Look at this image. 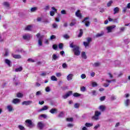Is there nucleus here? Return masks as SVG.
Returning a JSON list of instances; mask_svg holds the SVG:
<instances>
[{
    "mask_svg": "<svg viewBox=\"0 0 130 130\" xmlns=\"http://www.w3.org/2000/svg\"><path fill=\"white\" fill-rule=\"evenodd\" d=\"M22 71H23V68H22V67H20L18 68H17L16 70H15V72H22Z\"/></svg>",
    "mask_w": 130,
    "mask_h": 130,
    "instance_id": "obj_34",
    "label": "nucleus"
},
{
    "mask_svg": "<svg viewBox=\"0 0 130 130\" xmlns=\"http://www.w3.org/2000/svg\"><path fill=\"white\" fill-rule=\"evenodd\" d=\"M111 100L112 101H114V100H116V96L114 95H111Z\"/></svg>",
    "mask_w": 130,
    "mask_h": 130,
    "instance_id": "obj_39",
    "label": "nucleus"
},
{
    "mask_svg": "<svg viewBox=\"0 0 130 130\" xmlns=\"http://www.w3.org/2000/svg\"><path fill=\"white\" fill-rule=\"evenodd\" d=\"M89 20V17H86L82 21V23H85V25L86 27H89L90 26V21H88Z\"/></svg>",
    "mask_w": 130,
    "mask_h": 130,
    "instance_id": "obj_6",
    "label": "nucleus"
},
{
    "mask_svg": "<svg viewBox=\"0 0 130 130\" xmlns=\"http://www.w3.org/2000/svg\"><path fill=\"white\" fill-rule=\"evenodd\" d=\"M86 127H91V126H93V123H86L85 124Z\"/></svg>",
    "mask_w": 130,
    "mask_h": 130,
    "instance_id": "obj_28",
    "label": "nucleus"
},
{
    "mask_svg": "<svg viewBox=\"0 0 130 130\" xmlns=\"http://www.w3.org/2000/svg\"><path fill=\"white\" fill-rule=\"evenodd\" d=\"M76 16L78 18H80V19L82 18V14L80 13V10H78L76 12Z\"/></svg>",
    "mask_w": 130,
    "mask_h": 130,
    "instance_id": "obj_19",
    "label": "nucleus"
},
{
    "mask_svg": "<svg viewBox=\"0 0 130 130\" xmlns=\"http://www.w3.org/2000/svg\"><path fill=\"white\" fill-rule=\"evenodd\" d=\"M90 76L91 77H92V78L95 77V72H92L90 73Z\"/></svg>",
    "mask_w": 130,
    "mask_h": 130,
    "instance_id": "obj_63",
    "label": "nucleus"
},
{
    "mask_svg": "<svg viewBox=\"0 0 130 130\" xmlns=\"http://www.w3.org/2000/svg\"><path fill=\"white\" fill-rule=\"evenodd\" d=\"M36 11H37V7L31 8L30 9V12H31V13L36 12Z\"/></svg>",
    "mask_w": 130,
    "mask_h": 130,
    "instance_id": "obj_36",
    "label": "nucleus"
},
{
    "mask_svg": "<svg viewBox=\"0 0 130 130\" xmlns=\"http://www.w3.org/2000/svg\"><path fill=\"white\" fill-rule=\"evenodd\" d=\"M86 74H82L81 75V79H86Z\"/></svg>",
    "mask_w": 130,
    "mask_h": 130,
    "instance_id": "obj_49",
    "label": "nucleus"
},
{
    "mask_svg": "<svg viewBox=\"0 0 130 130\" xmlns=\"http://www.w3.org/2000/svg\"><path fill=\"white\" fill-rule=\"evenodd\" d=\"M27 60L28 61H30V62H35V60L31 58H28Z\"/></svg>",
    "mask_w": 130,
    "mask_h": 130,
    "instance_id": "obj_51",
    "label": "nucleus"
},
{
    "mask_svg": "<svg viewBox=\"0 0 130 130\" xmlns=\"http://www.w3.org/2000/svg\"><path fill=\"white\" fill-rule=\"evenodd\" d=\"M52 47L53 49H54V50H56V49H57V45H53Z\"/></svg>",
    "mask_w": 130,
    "mask_h": 130,
    "instance_id": "obj_53",
    "label": "nucleus"
},
{
    "mask_svg": "<svg viewBox=\"0 0 130 130\" xmlns=\"http://www.w3.org/2000/svg\"><path fill=\"white\" fill-rule=\"evenodd\" d=\"M51 9L53 11H51L50 12V15L51 16H53L55 15V12L56 13V12H57V9H55V8H54L53 7H52Z\"/></svg>",
    "mask_w": 130,
    "mask_h": 130,
    "instance_id": "obj_9",
    "label": "nucleus"
},
{
    "mask_svg": "<svg viewBox=\"0 0 130 130\" xmlns=\"http://www.w3.org/2000/svg\"><path fill=\"white\" fill-rule=\"evenodd\" d=\"M83 36V29H80L79 30V34L78 36V37H82Z\"/></svg>",
    "mask_w": 130,
    "mask_h": 130,
    "instance_id": "obj_29",
    "label": "nucleus"
},
{
    "mask_svg": "<svg viewBox=\"0 0 130 130\" xmlns=\"http://www.w3.org/2000/svg\"><path fill=\"white\" fill-rule=\"evenodd\" d=\"M5 54L4 55V56H8L9 55V49H5Z\"/></svg>",
    "mask_w": 130,
    "mask_h": 130,
    "instance_id": "obj_25",
    "label": "nucleus"
},
{
    "mask_svg": "<svg viewBox=\"0 0 130 130\" xmlns=\"http://www.w3.org/2000/svg\"><path fill=\"white\" fill-rule=\"evenodd\" d=\"M89 43L86 42H83V45H84L85 47H88L89 46Z\"/></svg>",
    "mask_w": 130,
    "mask_h": 130,
    "instance_id": "obj_40",
    "label": "nucleus"
},
{
    "mask_svg": "<svg viewBox=\"0 0 130 130\" xmlns=\"http://www.w3.org/2000/svg\"><path fill=\"white\" fill-rule=\"evenodd\" d=\"M116 27V25H113L110 26H108L107 27V30L108 31V33H110L112 32V30H113Z\"/></svg>",
    "mask_w": 130,
    "mask_h": 130,
    "instance_id": "obj_5",
    "label": "nucleus"
},
{
    "mask_svg": "<svg viewBox=\"0 0 130 130\" xmlns=\"http://www.w3.org/2000/svg\"><path fill=\"white\" fill-rule=\"evenodd\" d=\"M87 43H90V42H91V41H92V39H91V38H88L87 39Z\"/></svg>",
    "mask_w": 130,
    "mask_h": 130,
    "instance_id": "obj_58",
    "label": "nucleus"
},
{
    "mask_svg": "<svg viewBox=\"0 0 130 130\" xmlns=\"http://www.w3.org/2000/svg\"><path fill=\"white\" fill-rule=\"evenodd\" d=\"M52 26H53V28H57V24H56V23L53 24Z\"/></svg>",
    "mask_w": 130,
    "mask_h": 130,
    "instance_id": "obj_64",
    "label": "nucleus"
},
{
    "mask_svg": "<svg viewBox=\"0 0 130 130\" xmlns=\"http://www.w3.org/2000/svg\"><path fill=\"white\" fill-rule=\"evenodd\" d=\"M32 103L33 102H32V101H23L22 103V105H30V104H32Z\"/></svg>",
    "mask_w": 130,
    "mask_h": 130,
    "instance_id": "obj_10",
    "label": "nucleus"
},
{
    "mask_svg": "<svg viewBox=\"0 0 130 130\" xmlns=\"http://www.w3.org/2000/svg\"><path fill=\"white\" fill-rule=\"evenodd\" d=\"M92 95L93 96H96V95H97V93L96 92V90H92Z\"/></svg>",
    "mask_w": 130,
    "mask_h": 130,
    "instance_id": "obj_55",
    "label": "nucleus"
},
{
    "mask_svg": "<svg viewBox=\"0 0 130 130\" xmlns=\"http://www.w3.org/2000/svg\"><path fill=\"white\" fill-rule=\"evenodd\" d=\"M56 38V37L54 35H52L51 37H50V40H53V39H55Z\"/></svg>",
    "mask_w": 130,
    "mask_h": 130,
    "instance_id": "obj_56",
    "label": "nucleus"
},
{
    "mask_svg": "<svg viewBox=\"0 0 130 130\" xmlns=\"http://www.w3.org/2000/svg\"><path fill=\"white\" fill-rule=\"evenodd\" d=\"M5 61L9 67H11V60H9L8 59H6Z\"/></svg>",
    "mask_w": 130,
    "mask_h": 130,
    "instance_id": "obj_23",
    "label": "nucleus"
},
{
    "mask_svg": "<svg viewBox=\"0 0 130 130\" xmlns=\"http://www.w3.org/2000/svg\"><path fill=\"white\" fill-rule=\"evenodd\" d=\"M56 76L57 77V78H59V77H61L62 75L60 73H56Z\"/></svg>",
    "mask_w": 130,
    "mask_h": 130,
    "instance_id": "obj_46",
    "label": "nucleus"
},
{
    "mask_svg": "<svg viewBox=\"0 0 130 130\" xmlns=\"http://www.w3.org/2000/svg\"><path fill=\"white\" fill-rule=\"evenodd\" d=\"M3 5L6 8H9L10 7V4L8 2H4Z\"/></svg>",
    "mask_w": 130,
    "mask_h": 130,
    "instance_id": "obj_33",
    "label": "nucleus"
},
{
    "mask_svg": "<svg viewBox=\"0 0 130 130\" xmlns=\"http://www.w3.org/2000/svg\"><path fill=\"white\" fill-rule=\"evenodd\" d=\"M46 92H50V87L49 86H47L45 88Z\"/></svg>",
    "mask_w": 130,
    "mask_h": 130,
    "instance_id": "obj_44",
    "label": "nucleus"
},
{
    "mask_svg": "<svg viewBox=\"0 0 130 130\" xmlns=\"http://www.w3.org/2000/svg\"><path fill=\"white\" fill-rule=\"evenodd\" d=\"M12 102L14 103V104H17L18 103H20V100L18 99H13Z\"/></svg>",
    "mask_w": 130,
    "mask_h": 130,
    "instance_id": "obj_21",
    "label": "nucleus"
},
{
    "mask_svg": "<svg viewBox=\"0 0 130 130\" xmlns=\"http://www.w3.org/2000/svg\"><path fill=\"white\" fill-rule=\"evenodd\" d=\"M105 98H106V96H105L101 97V98H100L101 101H104V100H105Z\"/></svg>",
    "mask_w": 130,
    "mask_h": 130,
    "instance_id": "obj_52",
    "label": "nucleus"
},
{
    "mask_svg": "<svg viewBox=\"0 0 130 130\" xmlns=\"http://www.w3.org/2000/svg\"><path fill=\"white\" fill-rule=\"evenodd\" d=\"M7 109L9 112H12V111H14V110L13 109V107L11 105H8L7 106Z\"/></svg>",
    "mask_w": 130,
    "mask_h": 130,
    "instance_id": "obj_17",
    "label": "nucleus"
},
{
    "mask_svg": "<svg viewBox=\"0 0 130 130\" xmlns=\"http://www.w3.org/2000/svg\"><path fill=\"white\" fill-rule=\"evenodd\" d=\"M42 92H41V91H38L36 92V96H39V95H42Z\"/></svg>",
    "mask_w": 130,
    "mask_h": 130,
    "instance_id": "obj_47",
    "label": "nucleus"
},
{
    "mask_svg": "<svg viewBox=\"0 0 130 130\" xmlns=\"http://www.w3.org/2000/svg\"><path fill=\"white\" fill-rule=\"evenodd\" d=\"M104 35V31H102L101 33H98L96 35L95 37L98 38L99 37H101V36H103Z\"/></svg>",
    "mask_w": 130,
    "mask_h": 130,
    "instance_id": "obj_18",
    "label": "nucleus"
},
{
    "mask_svg": "<svg viewBox=\"0 0 130 130\" xmlns=\"http://www.w3.org/2000/svg\"><path fill=\"white\" fill-rule=\"evenodd\" d=\"M62 67L63 69H67L68 68V65L66 63H64L62 64Z\"/></svg>",
    "mask_w": 130,
    "mask_h": 130,
    "instance_id": "obj_45",
    "label": "nucleus"
},
{
    "mask_svg": "<svg viewBox=\"0 0 130 130\" xmlns=\"http://www.w3.org/2000/svg\"><path fill=\"white\" fill-rule=\"evenodd\" d=\"M49 9H50V8L49 7V6L48 5L45 7L44 10L45 11H48Z\"/></svg>",
    "mask_w": 130,
    "mask_h": 130,
    "instance_id": "obj_54",
    "label": "nucleus"
},
{
    "mask_svg": "<svg viewBox=\"0 0 130 130\" xmlns=\"http://www.w3.org/2000/svg\"><path fill=\"white\" fill-rule=\"evenodd\" d=\"M99 109L100 110H101V111H104L106 109V107L105 106L101 105L99 107Z\"/></svg>",
    "mask_w": 130,
    "mask_h": 130,
    "instance_id": "obj_22",
    "label": "nucleus"
},
{
    "mask_svg": "<svg viewBox=\"0 0 130 130\" xmlns=\"http://www.w3.org/2000/svg\"><path fill=\"white\" fill-rule=\"evenodd\" d=\"M114 15H115L116 14H118L119 12V8L116 7L114 8Z\"/></svg>",
    "mask_w": 130,
    "mask_h": 130,
    "instance_id": "obj_16",
    "label": "nucleus"
},
{
    "mask_svg": "<svg viewBox=\"0 0 130 130\" xmlns=\"http://www.w3.org/2000/svg\"><path fill=\"white\" fill-rule=\"evenodd\" d=\"M12 56L14 58H16V59H19V58H22V56L20 55H19V54H12Z\"/></svg>",
    "mask_w": 130,
    "mask_h": 130,
    "instance_id": "obj_14",
    "label": "nucleus"
},
{
    "mask_svg": "<svg viewBox=\"0 0 130 130\" xmlns=\"http://www.w3.org/2000/svg\"><path fill=\"white\" fill-rule=\"evenodd\" d=\"M100 64H101V63L99 62H94L92 66L94 67H100Z\"/></svg>",
    "mask_w": 130,
    "mask_h": 130,
    "instance_id": "obj_26",
    "label": "nucleus"
},
{
    "mask_svg": "<svg viewBox=\"0 0 130 130\" xmlns=\"http://www.w3.org/2000/svg\"><path fill=\"white\" fill-rule=\"evenodd\" d=\"M81 56L84 59H87V55H86V53L85 52L82 53Z\"/></svg>",
    "mask_w": 130,
    "mask_h": 130,
    "instance_id": "obj_24",
    "label": "nucleus"
},
{
    "mask_svg": "<svg viewBox=\"0 0 130 130\" xmlns=\"http://www.w3.org/2000/svg\"><path fill=\"white\" fill-rule=\"evenodd\" d=\"M80 90L81 92H85V91H86V87L82 86L81 87Z\"/></svg>",
    "mask_w": 130,
    "mask_h": 130,
    "instance_id": "obj_43",
    "label": "nucleus"
},
{
    "mask_svg": "<svg viewBox=\"0 0 130 130\" xmlns=\"http://www.w3.org/2000/svg\"><path fill=\"white\" fill-rule=\"evenodd\" d=\"M67 120L69 122L73 121V118H68Z\"/></svg>",
    "mask_w": 130,
    "mask_h": 130,
    "instance_id": "obj_61",
    "label": "nucleus"
},
{
    "mask_svg": "<svg viewBox=\"0 0 130 130\" xmlns=\"http://www.w3.org/2000/svg\"><path fill=\"white\" fill-rule=\"evenodd\" d=\"M51 81H57V78L55 77V76H52L51 77Z\"/></svg>",
    "mask_w": 130,
    "mask_h": 130,
    "instance_id": "obj_32",
    "label": "nucleus"
},
{
    "mask_svg": "<svg viewBox=\"0 0 130 130\" xmlns=\"http://www.w3.org/2000/svg\"><path fill=\"white\" fill-rule=\"evenodd\" d=\"M52 60H56L59 58V55H57L56 54H53L52 55Z\"/></svg>",
    "mask_w": 130,
    "mask_h": 130,
    "instance_id": "obj_12",
    "label": "nucleus"
},
{
    "mask_svg": "<svg viewBox=\"0 0 130 130\" xmlns=\"http://www.w3.org/2000/svg\"><path fill=\"white\" fill-rule=\"evenodd\" d=\"M129 103H130V100L129 99H127L124 102L125 105L126 107H127V106H128V105H129Z\"/></svg>",
    "mask_w": 130,
    "mask_h": 130,
    "instance_id": "obj_27",
    "label": "nucleus"
},
{
    "mask_svg": "<svg viewBox=\"0 0 130 130\" xmlns=\"http://www.w3.org/2000/svg\"><path fill=\"white\" fill-rule=\"evenodd\" d=\"M41 117H43V118H47V115H46L45 114H42V115H41Z\"/></svg>",
    "mask_w": 130,
    "mask_h": 130,
    "instance_id": "obj_59",
    "label": "nucleus"
},
{
    "mask_svg": "<svg viewBox=\"0 0 130 130\" xmlns=\"http://www.w3.org/2000/svg\"><path fill=\"white\" fill-rule=\"evenodd\" d=\"M61 14L62 15H66L67 14V12H66V10H62L61 11Z\"/></svg>",
    "mask_w": 130,
    "mask_h": 130,
    "instance_id": "obj_62",
    "label": "nucleus"
},
{
    "mask_svg": "<svg viewBox=\"0 0 130 130\" xmlns=\"http://www.w3.org/2000/svg\"><path fill=\"white\" fill-rule=\"evenodd\" d=\"M74 97H80L81 96V94L75 92L73 93Z\"/></svg>",
    "mask_w": 130,
    "mask_h": 130,
    "instance_id": "obj_37",
    "label": "nucleus"
},
{
    "mask_svg": "<svg viewBox=\"0 0 130 130\" xmlns=\"http://www.w3.org/2000/svg\"><path fill=\"white\" fill-rule=\"evenodd\" d=\"M43 39V38H39V40H38V45L39 46H42V40Z\"/></svg>",
    "mask_w": 130,
    "mask_h": 130,
    "instance_id": "obj_20",
    "label": "nucleus"
},
{
    "mask_svg": "<svg viewBox=\"0 0 130 130\" xmlns=\"http://www.w3.org/2000/svg\"><path fill=\"white\" fill-rule=\"evenodd\" d=\"M31 28L32 26L31 25H28L25 27V30H26V31H31Z\"/></svg>",
    "mask_w": 130,
    "mask_h": 130,
    "instance_id": "obj_30",
    "label": "nucleus"
},
{
    "mask_svg": "<svg viewBox=\"0 0 130 130\" xmlns=\"http://www.w3.org/2000/svg\"><path fill=\"white\" fill-rule=\"evenodd\" d=\"M37 126L39 129H43V127H44V124L43 123V122H39L37 124Z\"/></svg>",
    "mask_w": 130,
    "mask_h": 130,
    "instance_id": "obj_7",
    "label": "nucleus"
},
{
    "mask_svg": "<svg viewBox=\"0 0 130 130\" xmlns=\"http://www.w3.org/2000/svg\"><path fill=\"white\" fill-rule=\"evenodd\" d=\"M127 11V8L126 7H124L123 8L122 13H125Z\"/></svg>",
    "mask_w": 130,
    "mask_h": 130,
    "instance_id": "obj_50",
    "label": "nucleus"
},
{
    "mask_svg": "<svg viewBox=\"0 0 130 130\" xmlns=\"http://www.w3.org/2000/svg\"><path fill=\"white\" fill-rule=\"evenodd\" d=\"M113 2L112 1H110L108 4H107V6L108 7H110L111 6V4H112Z\"/></svg>",
    "mask_w": 130,
    "mask_h": 130,
    "instance_id": "obj_60",
    "label": "nucleus"
},
{
    "mask_svg": "<svg viewBox=\"0 0 130 130\" xmlns=\"http://www.w3.org/2000/svg\"><path fill=\"white\" fill-rule=\"evenodd\" d=\"M22 37L24 40H30L32 36L30 34H25L23 35Z\"/></svg>",
    "mask_w": 130,
    "mask_h": 130,
    "instance_id": "obj_4",
    "label": "nucleus"
},
{
    "mask_svg": "<svg viewBox=\"0 0 130 130\" xmlns=\"http://www.w3.org/2000/svg\"><path fill=\"white\" fill-rule=\"evenodd\" d=\"M25 122L26 123V126L29 127V128H32V127H34V126H35V124H34V122H32V120L30 119L26 120Z\"/></svg>",
    "mask_w": 130,
    "mask_h": 130,
    "instance_id": "obj_2",
    "label": "nucleus"
},
{
    "mask_svg": "<svg viewBox=\"0 0 130 130\" xmlns=\"http://www.w3.org/2000/svg\"><path fill=\"white\" fill-rule=\"evenodd\" d=\"M74 107L75 108H79L80 107V104H78V103L75 104Z\"/></svg>",
    "mask_w": 130,
    "mask_h": 130,
    "instance_id": "obj_48",
    "label": "nucleus"
},
{
    "mask_svg": "<svg viewBox=\"0 0 130 130\" xmlns=\"http://www.w3.org/2000/svg\"><path fill=\"white\" fill-rule=\"evenodd\" d=\"M100 115H101V112L99 111H95L94 112V116L92 117V119H94V120H98Z\"/></svg>",
    "mask_w": 130,
    "mask_h": 130,
    "instance_id": "obj_3",
    "label": "nucleus"
},
{
    "mask_svg": "<svg viewBox=\"0 0 130 130\" xmlns=\"http://www.w3.org/2000/svg\"><path fill=\"white\" fill-rule=\"evenodd\" d=\"M70 47L73 49V51L74 52L75 55L79 56L81 54V51H80V47L79 46L74 45V43H72L70 44Z\"/></svg>",
    "mask_w": 130,
    "mask_h": 130,
    "instance_id": "obj_1",
    "label": "nucleus"
},
{
    "mask_svg": "<svg viewBox=\"0 0 130 130\" xmlns=\"http://www.w3.org/2000/svg\"><path fill=\"white\" fill-rule=\"evenodd\" d=\"M109 83H105L103 84L104 87H105V88H107V87L109 86Z\"/></svg>",
    "mask_w": 130,
    "mask_h": 130,
    "instance_id": "obj_57",
    "label": "nucleus"
},
{
    "mask_svg": "<svg viewBox=\"0 0 130 130\" xmlns=\"http://www.w3.org/2000/svg\"><path fill=\"white\" fill-rule=\"evenodd\" d=\"M72 94H73V91H69L65 95L62 96V98L63 99H67V98H68V97H70Z\"/></svg>",
    "mask_w": 130,
    "mask_h": 130,
    "instance_id": "obj_8",
    "label": "nucleus"
},
{
    "mask_svg": "<svg viewBox=\"0 0 130 130\" xmlns=\"http://www.w3.org/2000/svg\"><path fill=\"white\" fill-rule=\"evenodd\" d=\"M18 128L20 130H25L26 128H25V127H24L23 125H19L18 126Z\"/></svg>",
    "mask_w": 130,
    "mask_h": 130,
    "instance_id": "obj_31",
    "label": "nucleus"
},
{
    "mask_svg": "<svg viewBox=\"0 0 130 130\" xmlns=\"http://www.w3.org/2000/svg\"><path fill=\"white\" fill-rule=\"evenodd\" d=\"M58 48L59 49H63V44L62 43L59 44Z\"/></svg>",
    "mask_w": 130,
    "mask_h": 130,
    "instance_id": "obj_35",
    "label": "nucleus"
},
{
    "mask_svg": "<svg viewBox=\"0 0 130 130\" xmlns=\"http://www.w3.org/2000/svg\"><path fill=\"white\" fill-rule=\"evenodd\" d=\"M50 113L52 114H54V113H56L57 112V109L56 108H52L50 110Z\"/></svg>",
    "mask_w": 130,
    "mask_h": 130,
    "instance_id": "obj_15",
    "label": "nucleus"
},
{
    "mask_svg": "<svg viewBox=\"0 0 130 130\" xmlns=\"http://www.w3.org/2000/svg\"><path fill=\"white\" fill-rule=\"evenodd\" d=\"M48 109V106H44L42 107L41 109L39 110L38 111V112H41V111H44V110H47Z\"/></svg>",
    "mask_w": 130,
    "mask_h": 130,
    "instance_id": "obj_13",
    "label": "nucleus"
},
{
    "mask_svg": "<svg viewBox=\"0 0 130 130\" xmlns=\"http://www.w3.org/2000/svg\"><path fill=\"white\" fill-rule=\"evenodd\" d=\"M74 77V74H70L67 76V80L68 81H72L73 78Z\"/></svg>",
    "mask_w": 130,
    "mask_h": 130,
    "instance_id": "obj_11",
    "label": "nucleus"
},
{
    "mask_svg": "<svg viewBox=\"0 0 130 130\" xmlns=\"http://www.w3.org/2000/svg\"><path fill=\"white\" fill-rule=\"evenodd\" d=\"M17 97H18V98H22V97H23V94L21 93H18L17 94Z\"/></svg>",
    "mask_w": 130,
    "mask_h": 130,
    "instance_id": "obj_41",
    "label": "nucleus"
},
{
    "mask_svg": "<svg viewBox=\"0 0 130 130\" xmlns=\"http://www.w3.org/2000/svg\"><path fill=\"white\" fill-rule=\"evenodd\" d=\"M92 87H97V86H98V84L96 82H92Z\"/></svg>",
    "mask_w": 130,
    "mask_h": 130,
    "instance_id": "obj_42",
    "label": "nucleus"
},
{
    "mask_svg": "<svg viewBox=\"0 0 130 130\" xmlns=\"http://www.w3.org/2000/svg\"><path fill=\"white\" fill-rule=\"evenodd\" d=\"M63 116H64V113L62 112H61L58 115V117H63Z\"/></svg>",
    "mask_w": 130,
    "mask_h": 130,
    "instance_id": "obj_38",
    "label": "nucleus"
}]
</instances>
